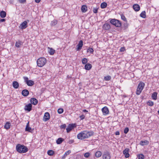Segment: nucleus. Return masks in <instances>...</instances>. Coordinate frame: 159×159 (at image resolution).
Instances as JSON below:
<instances>
[{"instance_id": "obj_27", "label": "nucleus", "mask_w": 159, "mask_h": 159, "mask_svg": "<svg viewBox=\"0 0 159 159\" xmlns=\"http://www.w3.org/2000/svg\"><path fill=\"white\" fill-rule=\"evenodd\" d=\"M157 93L156 92H154L152 94V97L154 100H156L157 98Z\"/></svg>"}, {"instance_id": "obj_50", "label": "nucleus", "mask_w": 159, "mask_h": 159, "mask_svg": "<svg viewBox=\"0 0 159 159\" xmlns=\"http://www.w3.org/2000/svg\"><path fill=\"white\" fill-rule=\"evenodd\" d=\"M6 20L4 19H0V22H3L5 21Z\"/></svg>"}, {"instance_id": "obj_30", "label": "nucleus", "mask_w": 159, "mask_h": 159, "mask_svg": "<svg viewBox=\"0 0 159 159\" xmlns=\"http://www.w3.org/2000/svg\"><path fill=\"white\" fill-rule=\"evenodd\" d=\"M23 43L21 41H19L16 42V43L15 46L16 47L20 48L21 47Z\"/></svg>"}, {"instance_id": "obj_11", "label": "nucleus", "mask_w": 159, "mask_h": 159, "mask_svg": "<svg viewBox=\"0 0 159 159\" xmlns=\"http://www.w3.org/2000/svg\"><path fill=\"white\" fill-rule=\"evenodd\" d=\"M50 118V115L49 113L48 112H46L43 118V120L44 121H47Z\"/></svg>"}, {"instance_id": "obj_39", "label": "nucleus", "mask_w": 159, "mask_h": 159, "mask_svg": "<svg viewBox=\"0 0 159 159\" xmlns=\"http://www.w3.org/2000/svg\"><path fill=\"white\" fill-rule=\"evenodd\" d=\"M137 157L139 159H143L144 158V156L142 154H139Z\"/></svg>"}, {"instance_id": "obj_51", "label": "nucleus", "mask_w": 159, "mask_h": 159, "mask_svg": "<svg viewBox=\"0 0 159 159\" xmlns=\"http://www.w3.org/2000/svg\"><path fill=\"white\" fill-rule=\"evenodd\" d=\"M120 134V133L119 131H117L115 133V134L116 135H119Z\"/></svg>"}, {"instance_id": "obj_13", "label": "nucleus", "mask_w": 159, "mask_h": 159, "mask_svg": "<svg viewBox=\"0 0 159 159\" xmlns=\"http://www.w3.org/2000/svg\"><path fill=\"white\" fill-rule=\"evenodd\" d=\"M102 112L103 115H106L108 114L109 113V111L108 108L106 107H105L102 109Z\"/></svg>"}, {"instance_id": "obj_12", "label": "nucleus", "mask_w": 159, "mask_h": 159, "mask_svg": "<svg viewBox=\"0 0 159 159\" xmlns=\"http://www.w3.org/2000/svg\"><path fill=\"white\" fill-rule=\"evenodd\" d=\"M129 149L128 148H126L123 151V153L125 155V157L126 158H128L129 156Z\"/></svg>"}, {"instance_id": "obj_1", "label": "nucleus", "mask_w": 159, "mask_h": 159, "mask_svg": "<svg viewBox=\"0 0 159 159\" xmlns=\"http://www.w3.org/2000/svg\"><path fill=\"white\" fill-rule=\"evenodd\" d=\"M94 132L92 131L84 130L78 134L77 138L80 139H87L93 135Z\"/></svg>"}, {"instance_id": "obj_10", "label": "nucleus", "mask_w": 159, "mask_h": 159, "mask_svg": "<svg viewBox=\"0 0 159 159\" xmlns=\"http://www.w3.org/2000/svg\"><path fill=\"white\" fill-rule=\"evenodd\" d=\"M32 109V105L31 103H29L26 105L24 107V110L28 112L30 111Z\"/></svg>"}, {"instance_id": "obj_8", "label": "nucleus", "mask_w": 159, "mask_h": 159, "mask_svg": "<svg viewBox=\"0 0 159 159\" xmlns=\"http://www.w3.org/2000/svg\"><path fill=\"white\" fill-rule=\"evenodd\" d=\"M103 159H110L111 156L109 152L108 151L105 152L102 155Z\"/></svg>"}, {"instance_id": "obj_35", "label": "nucleus", "mask_w": 159, "mask_h": 159, "mask_svg": "<svg viewBox=\"0 0 159 159\" xmlns=\"http://www.w3.org/2000/svg\"><path fill=\"white\" fill-rule=\"evenodd\" d=\"M141 17L145 18L146 17V12L145 11H143L140 14Z\"/></svg>"}, {"instance_id": "obj_19", "label": "nucleus", "mask_w": 159, "mask_h": 159, "mask_svg": "<svg viewBox=\"0 0 159 159\" xmlns=\"http://www.w3.org/2000/svg\"><path fill=\"white\" fill-rule=\"evenodd\" d=\"M92 66L90 63H87L84 66V68L87 70H90L92 68Z\"/></svg>"}, {"instance_id": "obj_45", "label": "nucleus", "mask_w": 159, "mask_h": 159, "mask_svg": "<svg viewBox=\"0 0 159 159\" xmlns=\"http://www.w3.org/2000/svg\"><path fill=\"white\" fill-rule=\"evenodd\" d=\"M66 125L65 124L61 125L60 126V127L61 129H65L66 128Z\"/></svg>"}, {"instance_id": "obj_53", "label": "nucleus", "mask_w": 159, "mask_h": 159, "mask_svg": "<svg viewBox=\"0 0 159 159\" xmlns=\"http://www.w3.org/2000/svg\"><path fill=\"white\" fill-rule=\"evenodd\" d=\"M83 111L84 112H88V111L86 110V109H84L83 110Z\"/></svg>"}, {"instance_id": "obj_18", "label": "nucleus", "mask_w": 159, "mask_h": 159, "mask_svg": "<svg viewBox=\"0 0 159 159\" xmlns=\"http://www.w3.org/2000/svg\"><path fill=\"white\" fill-rule=\"evenodd\" d=\"M111 28L110 25L107 23L105 24L103 26V28L105 30H109Z\"/></svg>"}, {"instance_id": "obj_15", "label": "nucleus", "mask_w": 159, "mask_h": 159, "mask_svg": "<svg viewBox=\"0 0 159 159\" xmlns=\"http://www.w3.org/2000/svg\"><path fill=\"white\" fill-rule=\"evenodd\" d=\"M30 101L31 104L34 105H36L38 102V100L35 98H32L30 99Z\"/></svg>"}, {"instance_id": "obj_20", "label": "nucleus", "mask_w": 159, "mask_h": 159, "mask_svg": "<svg viewBox=\"0 0 159 159\" xmlns=\"http://www.w3.org/2000/svg\"><path fill=\"white\" fill-rule=\"evenodd\" d=\"M149 142L147 140H145L144 141H141L140 142V144L142 146L147 145L149 144Z\"/></svg>"}, {"instance_id": "obj_16", "label": "nucleus", "mask_w": 159, "mask_h": 159, "mask_svg": "<svg viewBox=\"0 0 159 159\" xmlns=\"http://www.w3.org/2000/svg\"><path fill=\"white\" fill-rule=\"evenodd\" d=\"M133 8L134 10L136 11H139L140 9V7L138 4H134L133 6Z\"/></svg>"}, {"instance_id": "obj_28", "label": "nucleus", "mask_w": 159, "mask_h": 159, "mask_svg": "<svg viewBox=\"0 0 159 159\" xmlns=\"http://www.w3.org/2000/svg\"><path fill=\"white\" fill-rule=\"evenodd\" d=\"M0 16L2 18H5L6 16V12L3 11H1L0 13Z\"/></svg>"}, {"instance_id": "obj_43", "label": "nucleus", "mask_w": 159, "mask_h": 159, "mask_svg": "<svg viewBox=\"0 0 159 159\" xmlns=\"http://www.w3.org/2000/svg\"><path fill=\"white\" fill-rule=\"evenodd\" d=\"M98 8H94L93 9V13H97L98 12Z\"/></svg>"}, {"instance_id": "obj_5", "label": "nucleus", "mask_w": 159, "mask_h": 159, "mask_svg": "<svg viewBox=\"0 0 159 159\" xmlns=\"http://www.w3.org/2000/svg\"><path fill=\"white\" fill-rule=\"evenodd\" d=\"M110 23L117 27H120L121 25L120 22L119 20L115 19H112L110 20Z\"/></svg>"}, {"instance_id": "obj_17", "label": "nucleus", "mask_w": 159, "mask_h": 159, "mask_svg": "<svg viewBox=\"0 0 159 159\" xmlns=\"http://www.w3.org/2000/svg\"><path fill=\"white\" fill-rule=\"evenodd\" d=\"M29 122L27 124L26 126L25 129V130L26 131H28L30 132H32L33 130L29 126Z\"/></svg>"}, {"instance_id": "obj_54", "label": "nucleus", "mask_w": 159, "mask_h": 159, "mask_svg": "<svg viewBox=\"0 0 159 159\" xmlns=\"http://www.w3.org/2000/svg\"><path fill=\"white\" fill-rule=\"evenodd\" d=\"M158 114H159V110H158Z\"/></svg>"}, {"instance_id": "obj_21", "label": "nucleus", "mask_w": 159, "mask_h": 159, "mask_svg": "<svg viewBox=\"0 0 159 159\" xmlns=\"http://www.w3.org/2000/svg\"><path fill=\"white\" fill-rule=\"evenodd\" d=\"M22 94L23 96H27L29 94V92L27 89L23 90L22 91Z\"/></svg>"}, {"instance_id": "obj_25", "label": "nucleus", "mask_w": 159, "mask_h": 159, "mask_svg": "<svg viewBox=\"0 0 159 159\" xmlns=\"http://www.w3.org/2000/svg\"><path fill=\"white\" fill-rule=\"evenodd\" d=\"M11 125L10 122H7L5 124L4 127L5 129H8L10 128Z\"/></svg>"}, {"instance_id": "obj_47", "label": "nucleus", "mask_w": 159, "mask_h": 159, "mask_svg": "<svg viewBox=\"0 0 159 159\" xmlns=\"http://www.w3.org/2000/svg\"><path fill=\"white\" fill-rule=\"evenodd\" d=\"M80 120H83L85 118V116L83 115H82L80 116Z\"/></svg>"}, {"instance_id": "obj_3", "label": "nucleus", "mask_w": 159, "mask_h": 159, "mask_svg": "<svg viewBox=\"0 0 159 159\" xmlns=\"http://www.w3.org/2000/svg\"><path fill=\"white\" fill-rule=\"evenodd\" d=\"M47 62L46 59L44 57H41L39 58L37 61V66L40 67L43 66Z\"/></svg>"}, {"instance_id": "obj_7", "label": "nucleus", "mask_w": 159, "mask_h": 159, "mask_svg": "<svg viewBox=\"0 0 159 159\" xmlns=\"http://www.w3.org/2000/svg\"><path fill=\"white\" fill-rule=\"evenodd\" d=\"M76 127V125L75 124H70L66 128L67 132L68 133L70 132L74 128Z\"/></svg>"}, {"instance_id": "obj_24", "label": "nucleus", "mask_w": 159, "mask_h": 159, "mask_svg": "<svg viewBox=\"0 0 159 159\" xmlns=\"http://www.w3.org/2000/svg\"><path fill=\"white\" fill-rule=\"evenodd\" d=\"M48 48L49 49L48 51L49 54L51 55H53L55 52V50L52 48L48 47Z\"/></svg>"}, {"instance_id": "obj_46", "label": "nucleus", "mask_w": 159, "mask_h": 159, "mask_svg": "<svg viewBox=\"0 0 159 159\" xmlns=\"http://www.w3.org/2000/svg\"><path fill=\"white\" fill-rule=\"evenodd\" d=\"M121 18L124 21H126V19L125 16L124 15H122L121 16Z\"/></svg>"}, {"instance_id": "obj_26", "label": "nucleus", "mask_w": 159, "mask_h": 159, "mask_svg": "<svg viewBox=\"0 0 159 159\" xmlns=\"http://www.w3.org/2000/svg\"><path fill=\"white\" fill-rule=\"evenodd\" d=\"M64 139L61 138H60L57 139L56 140V143L58 144H61L62 142L64 141Z\"/></svg>"}, {"instance_id": "obj_42", "label": "nucleus", "mask_w": 159, "mask_h": 159, "mask_svg": "<svg viewBox=\"0 0 159 159\" xmlns=\"http://www.w3.org/2000/svg\"><path fill=\"white\" fill-rule=\"evenodd\" d=\"M90 155V154L88 152H86L84 154V157L86 158H88Z\"/></svg>"}, {"instance_id": "obj_31", "label": "nucleus", "mask_w": 159, "mask_h": 159, "mask_svg": "<svg viewBox=\"0 0 159 159\" xmlns=\"http://www.w3.org/2000/svg\"><path fill=\"white\" fill-rule=\"evenodd\" d=\"M102 153L101 152L98 151L95 154V156L97 157H99L102 155Z\"/></svg>"}, {"instance_id": "obj_22", "label": "nucleus", "mask_w": 159, "mask_h": 159, "mask_svg": "<svg viewBox=\"0 0 159 159\" xmlns=\"http://www.w3.org/2000/svg\"><path fill=\"white\" fill-rule=\"evenodd\" d=\"M12 85L13 87L15 89H17L19 87V84L16 81H14L13 82Z\"/></svg>"}, {"instance_id": "obj_37", "label": "nucleus", "mask_w": 159, "mask_h": 159, "mask_svg": "<svg viewBox=\"0 0 159 159\" xmlns=\"http://www.w3.org/2000/svg\"><path fill=\"white\" fill-rule=\"evenodd\" d=\"M147 104L148 105L150 106H152L154 105V103L151 100H149L147 102Z\"/></svg>"}, {"instance_id": "obj_40", "label": "nucleus", "mask_w": 159, "mask_h": 159, "mask_svg": "<svg viewBox=\"0 0 159 159\" xmlns=\"http://www.w3.org/2000/svg\"><path fill=\"white\" fill-rule=\"evenodd\" d=\"M57 112L59 114H61L63 112V109L62 108H59L57 110Z\"/></svg>"}, {"instance_id": "obj_32", "label": "nucleus", "mask_w": 159, "mask_h": 159, "mask_svg": "<svg viewBox=\"0 0 159 159\" xmlns=\"http://www.w3.org/2000/svg\"><path fill=\"white\" fill-rule=\"evenodd\" d=\"M107 6V4L105 2H103L101 4V8L102 9L105 8Z\"/></svg>"}, {"instance_id": "obj_52", "label": "nucleus", "mask_w": 159, "mask_h": 159, "mask_svg": "<svg viewBox=\"0 0 159 159\" xmlns=\"http://www.w3.org/2000/svg\"><path fill=\"white\" fill-rule=\"evenodd\" d=\"M41 0H35V2L37 3H39L40 2Z\"/></svg>"}, {"instance_id": "obj_2", "label": "nucleus", "mask_w": 159, "mask_h": 159, "mask_svg": "<svg viewBox=\"0 0 159 159\" xmlns=\"http://www.w3.org/2000/svg\"><path fill=\"white\" fill-rule=\"evenodd\" d=\"M16 150L18 152L20 153H25L28 150V148L26 146L20 144H18L16 145Z\"/></svg>"}, {"instance_id": "obj_23", "label": "nucleus", "mask_w": 159, "mask_h": 159, "mask_svg": "<svg viewBox=\"0 0 159 159\" xmlns=\"http://www.w3.org/2000/svg\"><path fill=\"white\" fill-rule=\"evenodd\" d=\"M81 10L83 12H85L87 11V7L85 5H83L81 7Z\"/></svg>"}, {"instance_id": "obj_34", "label": "nucleus", "mask_w": 159, "mask_h": 159, "mask_svg": "<svg viewBox=\"0 0 159 159\" xmlns=\"http://www.w3.org/2000/svg\"><path fill=\"white\" fill-rule=\"evenodd\" d=\"M48 155L50 156H52L54 153V152L52 150H49L47 152Z\"/></svg>"}, {"instance_id": "obj_36", "label": "nucleus", "mask_w": 159, "mask_h": 159, "mask_svg": "<svg viewBox=\"0 0 159 159\" xmlns=\"http://www.w3.org/2000/svg\"><path fill=\"white\" fill-rule=\"evenodd\" d=\"M111 79V77L110 75H107L104 76V79L105 80L108 81L110 80Z\"/></svg>"}, {"instance_id": "obj_14", "label": "nucleus", "mask_w": 159, "mask_h": 159, "mask_svg": "<svg viewBox=\"0 0 159 159\" xmlns=\"http://www.w3.org/2000/svg\"><path fill=\"white\" fill-rule=\"evenodd\" d=\"M83 41L82 40H80L78 44L77 45L76 50L77 51H80L82 48L83 46Z\"/></svg>"}, {"instance_id": "obj_48", "label": "nucleus", "mask_w": 159, "mask_h": 159, "mask_svg": "<svg viewBox=\"0 0 159 159\" xmlns=\"http://www.w3.org/2000/svg\"><path fill=\"white\" fill-rule=\"evenodd\" d=\"M125 50V49L124 47H122L120 48V52H123Z\"/></svg>"}, {"instance_id": "obj_9", "label": "nucleus", "mask_w": 159, "mask_h": 159, "mask_svg": "<svg viewBox=\"0 0 159 159\" xmlns=\"http://www.w3.org/2000/svg\"><path fill=\"white\" fill-rule=\"evenodd\" d=\"M29 20H27V21H24L23 22L21 23L20 25V28L23 30L26 28L27 26L28 22H29Z\"/></svg>"}, {"instance_id": "obj_33", "label": "nucleus", "mask_w": 159, "mask_h": 159, "mask_svg": "<svg viewBox=\"0 0 159 159\" xmlns=\"http://www.w3.org/2000/svg\"><path fill=\"white\" fill-rule=\"evenodd\" d=\"M57 23V21L56 20H54L51 21V25L52 26H54L56 25Z\"/></svg>"}, {"instance_id": "obj_44", "label": "nucleus", "mask_w": 159, "mask_h": 159, "mask_svg": "<svg viewBox=\"0 0 159 159\" xmlns=\"http://www.w3.org/2000/svg\"><path fill=\"white\" fill-rule=\"evenodd\" d=\"M129 131V128L128 127H126V128H125V129L124 130V133L125 134H126L127 133H128Z\"/></svg>"}, {"instance_id": "obj_41", "label": "nucleus", "mask_w": 159, "mask_h": 159, "mask_svg": "<svg viewBox=\"0 0 159 159\" xmlns=\"http://www.w3.org/2000/svg\"><path fill=\"white\" fill-rule=\"evenodd\" d=\"M93 51H94V50L92 48H89L87 50L88 52H89L90 53H93Z\"/></svg>"}, {"instance_id": "obj_38", "label": "nucleus", "mask_w": 159, "mask_h": 159, "mask_svg": "<svg viewBox=\"0 0 159 159\" xmlns=\"http://www.w3.org/2000/svg\"><path fill=\"white\" fill-rule=\"evenodd\" d=\"M88 62V60L87 58H84L82 60V62L83 64H84L87 63Z\"/></svg>"}, {"instance_id": "obj_49", "label": "nucleus", "mask_w": 159, "mask_h": 159, "mask_svg": "<svg viewBox=\"0 0 159 159\" xmlns=\"http://www.w3.org/2000/svg\"><path fill=\"white\" fill-rule=\"evenodd\" d=\"M19 2L20 3H24L26 2V0H18Z\"/></svg>"}, {"instance_id": "obj_4", "label": "nucleus", "mask_w": 159, "mask_h": 159, "mask_svg": "<svg viewBox=\"0 0 159 159\" xmlns=\"http://www.w3.org/2000/svg\"><path fill=\"white\" fill-rule=\"evenodd\" d=\"M145 86V84L142 82H140L138 86L136 94L137 95H139L141 93Z\"/></svg>"}, {"instance_id": "obj_6", "label": "nucleus", "mask_w": 159, "mask_h": 159, "mask_svg": "<svg viewBox=\"0 0 159 159\" xmlns=\"http://www.w3.org/2000/svg\"><path fill=\"white\" fill-rule=\"evenodd\" d=\"M25 81L29 86H32L34 84V82L31 80H29L28 78L27 77H23Z\"/></svg>"}, {"instance_id": "obj_29", "label": "nucleus", "mask_w": 159, "mask_h": 159, "mask_svg": "<svg viewBox=\"0 0 159 159\" xmlns=\"http://www.w3.org/2000/svg\"><path fill=\"white\" fill-rule=\"evenodd\" d=\"M70 150H68L66 152L62 157L61 159H65L66 157L71 153Z\"/></svg>"}]
</instances>
